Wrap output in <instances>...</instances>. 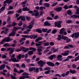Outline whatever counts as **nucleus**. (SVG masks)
Returning a JSON list of instances; mask_svg holds the SVG:
<instances>
[{"mask_svg": "<svg viewBox=\"0 0 79 79\" xmlns=\"http://www.w3.org/2000/svg\"><path fill=\"white\" fill-rule=\"evenodd\" d=\"M15 57V55L14 54H13L10 57V59H9V61H12L13 62H19V60L16 59Z\"/></svg>", "mask_w": 79, "mask_h": 79, "instance_id": "obj_1", "label": "nucleus"}, {"mask_svg": "<svg viewBox=\"0 0 79 79\" xmlns=\"http://www.w3.org/2000/svg\"><path fill=\"white\" fill-rule=\"evenodd\" d=\"M48 45H49V42H48L47 43H44V46L45 47L48 46Z\"/></svg>", "mask_w": 79, "mask_h": 79, "instance_id": "obj_39", "label": "nucleus"}, {"mask_svg": "<svg viewBox=\"0 0 79 79\" xmlns=\"http://www.w3.org/2000/svg\"><path fill=\"white\" fill-rule=\"evenodd\" d=\"M33 50L34 52H35V51H36V48H33V47L29 48V50Z\"/></svg>", "mask_w": 79, "mask_h": 79, "instance_id": "obj_24", "label": "nucleus"}, {"mask_svg": "<svg viewBox=\"0 0 79 79\" xmlns=\"http://www.w3.org/2000/svg\"><path fill=\"white\" fill-rule=\"evenodd\" d=\"M9 10H13V7L12 6H9Z\"/></svg>", "mask_w": 79, "mask_h": 79, "instance_id": "obj_59", "label": "nucleus"}, {"mask_svg": "<svg viewBox=\"0 0 79 79\" xmlns=\"http://www.w3.org/2000/svg\"><path fill=\"white\" fill-rule=\"evenodd\" d=\"M51 72V70H48L47 71H45L44 72V73L46 74H49Z\"/></svg>", "mask_w": 79, "mask_h": 79, "instance_id": "obj_40", "label": "nucleus"}, {"mask_svg": "<svg viewBox=\"0 0 79 79\" xmlns=\"http://www.w3.org/2000/svg\"><path fill=\"white\" fill-rule=\"evenodd\" d=\"M10 77L11 78V79H16V77H15L13 75H11Z\"/></svg>", "mask_w": 79, "mask_h": 79, "instance_id": "obj_46", "label": "nucleus"}, {"mask_svg": "<svg viewBox=\"0 0 79 79\" xmlns=\"http://www.w3.org/2000/svg\"><path fill=\"white\" fill-rule=\"evenodd\" d=\"M74 60L75 61H77L78 60H79V55Z\"/></svg>", "mask_w": 79, "mask_h": 79, "instance_id": "obj_43", "label": "nucleus"}, {"mask_svg": "<svg viewBox=\"0 0 79 79\" xmlns=\"http://www.w3.org/2000/svg\"><path fill=\"white\" fill-rule=\"evenodd\" d=\"M12 2H13V0H6L4 1L3 2V3H8V4H10L11 3H12Z\"/></svg>", "mask_w": 79, "mask_h": 79, "instance_id": "obj_11", "label": "nucleus"}, {"mask_svg": "<svg viewBox=\"0 0 79 79\" xmlns=\"http://www.w3.org/2000/svg\"><path fill=\"white\" fill-rule=\"evenodd\" d=\"M55 10L56 12H60V11H61L62 10V7H59L57 8H55Z\"/></svg>", "mask_w": 79, "mask_h": 79, "instance_id": "obj_12", "label": "nucleus"}, {"mask_svg": "<svg viewBox=\"0 0 79 79\" xmlns=\"http://www.w3.org/2000/svg\"><path fill=\"white\" fill-rule=\"evenodd\" d=\"M37 63L38 64H39V66L40 67H43L44 66V64H46V62L40 60Z\"/></svg>", "mask_w": 79, "mask_h": 79, "instance_id": "obj_3", "label": "nucleus"}, {"mask_svg": "<svg viewBox=\"0 0 79 79\" xmlns=\"http://www.w3.org/2000/svg\"><path fill=\"white\" fill-rule=\"evenodd\" d=\"M26 66H25V64H24V63H23L21 66V68H24Z\"/></svg>", "mask_w": 79, "mask_h": 79, "instance_id": "obj_57", "label": "nucleus"}, {"mask_svg": "<svg viewBox=\"0 0 79 79\" xmlns=\"http://www.w3.org/2000/svg\"><path fill=\"white\" fill-rule=\"evenodd\" d=\"M12 36H15V34H16V31H13L11 33Z\"/></svg>", "mask_w": 79, "mask_h": 79, "instance_id": "obj_38", "label": "nucleus"}, {"mask_svg": "<svg viewBox=\"0 0 79 79\" xmlns=\"http://www.w3.org/2000/svg\"><path fill=\"white\" fill-rule=\"evenodd\" d=\"M47 29L46 28V29H42V31L44 32H46L47 31Z\"/></svg>", "mask_w": 79, "mask_h": 79, "instance_id": "obj_44", "label": "nucleus"}, {"mask_svg": "<svg viewBox=\"0 0 79 79\" xmlns=\"http://www.w3.org/2000/svg\"><path fill=\"white\" fill-rule=\"evenodd\" d=\"M5 9V7L2 6L0 9L1 11H3Z\"/></svg>", "mask_w": 79, "mask_h": 79, "instance_id": "obj_45", "label": "nucleus"}, {"mask_svg": "<svg viewBox=\"0 0 79 79\" xmlns=\"http://www.w3.org/2000/svg\"><path fill=\"white\" fill-rule=\"evenodd\" d=\"M22 75H23V76H29V73H28L24 72L22 74Z\"/></svg>", "mask_w": 79, "mask_h": 79, "instance_id": "obj_37", "label": "nucleus"}, {"mask_svg": "<svg viewBox=\"0 0 79 79\" xmlns=\"http://www.w3.org/2000/svg\"><path fill=\"white\" fill-rule=\"evenodd\" d=\"M61 21H59L57 22H55V27H56L57 26V27H61Z\"/></svg>", "mask_w": 79, "mask_h": 79, "instance_id": "obj_5", "label": "nucleus"}, {"mask_svg": "<svg viewBox=\"0 0 79 79\" xmlns=\"http://www.w3.org/2000/svg\"><path fill=\"white\" fill-rule=\"evenodd\" d=\"M51 69V68L49 67H47L44 68V70H48V69Z\"/></svg>", "mask_w": 79, "mask_h": 79, "instance_id": "obj_54", "label": "nucleus"}, {"mask_svg": "<svg viewBox=\"0 0 79 79\" xmlns=\"http://www.w3.org/2000/svg\"><path fill=\"white\" fill-rule=\"evenodd\" d=\"M26 40V38H22L20 40H19V42H20V43H21V42H23L24 40Z\"/></svg>", "mask_w": 79, "mask_h": 79, "instance_id": "obj_31", "label": "nucleus"}, {"mask_svg": "<svg viewBox=\"0 0 79 79\" xmlns=\"http://www.w3.org/2000/svg\"><path fill=\"white\" fill-rule=\"evenodd\" d=\"M63 8L65 9V10H68V9H69L68 6H67L66 5H65L63 7Z\"/></svg>", "mask_w": 79, "mask_h": 79, "instance_id": "obj_36", "label": "nucleus"}, {"mask_svg": "<svg viewBox=\"0 0 79 79\" xmlns=\"http://www.w3.org/2000/svg\"><path fill=\"white\" fill-rule=\"evenodd\" d=\"M39 68H35V67H34V69L33 70V71L34 72H35V73H39Z\"/></svg>", "mask_w": 79, "mask_h": 79, "instance_id": "obj_17", "label": "nucleus"}, {"mask_svg": "<svg viewBox=\"0 0 79 79\" xmlns=\"http://www.w3.org/2000/svg\"><path fill=\"white\" fill-rule=\"evenodd\" d=\"M26 19H27V21H29V20L31 19V18L28 17H26Z\"/></svg>", "mask_w": 79, "mask_h": 79, "instance_id": "obj_62", "label": "nucleus"}, {"mask_svg": "<svg viewBox=\"0 0 79 79\" xmlns=\"http://www.w3.org/2000/svg\"><path fill=\"white\" fill-rule=\"evenodd\" d=\"M36 32H39V33H40V34H41L42 33V30L40 29H37L36 30Z\"/></svg>", "mask_w": 79, "mask_h": 79, "instance_id": "obj_29", "label": "nucleus"}, {"mask_svg": "<svg viewBox=\"0 0 79 79\" xmlns=\"http://www.w3.org/2000/svg\"><path fill=\"white\" fill-rule=\"evenodd\" d=\"M70 73H72V74H74L75 73H76V71L74 70H72L71 69H70L69 70Z\"/></svg>", "mask_w": 79, "mask_h": 79, "instance_id": "obj_20", "label": "nucleus"}, {"mask_svg": "<svg viewBox=\"0 0 79 79\" xmlns=\"http://www.w3.org/2000/svg\"><path fill=\"white\" fill-rule=\"evenodd\" d=\"M49 44L50 45L53 46L54 45V42H51Z\"/></svg>", "mask_w": 79, "mask_h": 79, "instance_id": "obj_56", "label": "nucleus"}, {"mask_svg": "<svg viewBox=\"0 0 79 79\" xmlns=\"http://www.w3.org/2000/svg\"><path fill=\"white\" fill-rule=\"evenodd\" d=\"M76 15H79V8H77L76 10V12L75 13Z\"/></svg>", "mask_w": 79, "mask_h": 79, "instance_id": "obj_30", "label": "nucleus"}, {"mask_svg": "<svg viewBox=\"0 0 79 79\" xmlns=\"http://www.w3.org/2000/svg\"><path fill=\"white\" fill-rule=\"evenodd\" d=\"M28 53L29 55H32L34 53V52L32 51H30L28 52Z\"/></svg>", "mask_w": 79, "mask_h": 79, "instance_id": "obj_28", "label": "nucleus"}, {"mask_svg": "<svg viewBox=\"0 0 79 79\" xmlns=\"http://www.w3.org/2000/svg\"><path fill=\"white\" fill-rule=\"evenodd\" d=\"M3 46L4 47H6V46H8V47H10V46H11V45L8 44V43H6L4 44Z\"/></svg>", "mask_w": 79, "mask_h": 79, "instance_id": "obj_35", "label": "nucleus"}, {"mask_svg": "<svg viewBox=\"0 0 79 79\" xmlns=\"http://www.w3.org/2000/svg\"><path fill=\"white\" fill-rule=\"evenodd\" d=\"M6 68L9 70H10V69H11V68H10V67H9L8 65H6Z\"/></svg>", "mask_w": 79, "mask_h": 79, "instance_id": "obj_64", "label": "nucleus"}, {"mask_svg": "<svg viewBox=\"0 0 79 79\" xmlns=\"http://www.w3.org/2000/svg\"><path fill=\"white\" fill-rule=\"evenodd\" d=\"M72 67L73 68H75L76 69V64H73L72 65Z\"/></svg>", "mask_w": 79, "mask_h": 79, "instance_id": "obj_53", "label": "nucleus"}, {"mask_svg": "<svg viewBox=\"0 0 79 79\" xmlns=\"http://www.w3.org/2000/svg\"><path fill=\"white\" fill-rule=\"evenodd\" d=\"M35 45L36 46V47H39V46H40V45H41V44L40 43H36Z\"/></svg>", "mask_w": 79, "mask_h": 79, "instance_id": "obj_61", "label": "nucleus"}, {"mask_svg": "<svg viewBox=\"0 0 79 79\" xmlns=\"http://www.w3.org/2000/svg\"><path fill=\"white\" fill-rule=\"evenodd\" d=\"M11 25H12V26H15L17 25V23L15 22H14Z\"/></svg>", "mask_w": 79, "mask_h": 79, "instance_id": "obj_50", "label": "nucleus"}, {"mask_svg": "<svg viewBox=\"0 0 79 79\" xmlns=\"http://www.w3.org/2000/svg\"><path fill=\"white\" fill-rule=\"evenodd\" d=\"M17 12V13H21L22 12V10H21V9H20L19 10H18Z\"/></svg>", "mask_w": 79, "mask_h": 79, "instance_id": "obj_63", "label": "nucleus"}, {"mask_svg": "<svg viewBox=\"0 0 79 79\" xmlns=\"http://www.w3.org/2000/svg\"><path fill=\"white\" fill-rule=\"evenodd\" d=\"M51 26V24L48 21H46L44 23V26Z\"/></svg>", "mask_w": 79, "mask_h": 79, "instance_id": "obj_15", "label": "nucleus"}, {"mask_svg": "<svg viewBox=\"0 0 79 79\" xmlns=\"http://www.w3.org/2000/svg\"><path fill=\"white\" fill-rule=\"evenodd\" d=\"M66 21V23H68V24H70V23H72V20H71Z\"/></svg>", "mask_w": 79, "mask_h": 79, "instance_id": "obj_42", "label": "nucleus"}, {"mask_svg": "<svg viewBox=\"0 0 79 79\" xmlns=\"http://www.w3.org/2000/svg\"><path fill=\"white\" fill-rule=\"evenodd\" d=\"M5 41H6V42H10V37H8L5 38L4 39L0 42L1 44H3Z\"/></svg>", "mask_w": 79, "mask_h": 79, "instance_id": "obj_2", "label": "nucleus"}, {"mask_svg": "<svg viewBox=\"0 0 79 79\" xmlns=\"http://www.w3.org/2000/svg\"><path fill=\"white\" fill-rule=\"evenodd\" d=\"M21 19L22 21H26V19H25V17L24 16H21Z\"/></svg>", "mask_w": 79, "mask_h": 79, "instance_id": "obj_33", "label": "nucleus"}, {"mask_svg": "<svg viewBox=\"0 0 79 79\" xmlns=\"http://www.w3.org/2000/svg\"><path fill=\"white\" fill-rule=\"evenodd\" d=\"M44 5L46 7H49L50 6V4L49 3H44Z\"/></svg>", "mask_w": 79, "mask_h": 79, "instance_id": "obj_26", "label": "nucleus"}, {"mask_svg": "<svg viewBox=\"0 0 79 79\" xmlns=\"http://www.w3.org/2000/svg\"><path fill=\"white\" fill-rule=\"evenodd\" d=\"M24 55H21V54H19L18 56H17V58L18 60H20L21 59V58H24Z\"/></svg>", "mask_w": 79, "mask_h": 79, "instance_id": "obj_8", "label": "nucleus"}, {"mask_svg": "<svg viewBox=\"0 0 79 79\" xmlns=\"http://www.w3.org/2000/svg\"><path fill=\"white\" fill-rule=\"evenodd\" d=\"M57 4H58V3L57 2H56L54 4H53L52 5V6L53 7V6H56Z\"/></svg>", "mask_w": 79, "mask_h": 79, "instance_id": "obj_51", "label": "nucleus"}, {"mask_svg": "<svg viewBox=\"0 0 79 79\" xmlns=\"http://www.w3.org/2000/svg\"><path fill=\"white\" fill-rule=\"evenodd\" d=\"M47 19L48 20H52V18L51 17H47Z\"/></svg>", "mask_w": 79, "mask_h": 79, "instance_id": "obj_55", "label": "nucleus"}, {"mask_svg": "<svg viewBox=\"0 0 79 79\" xmlns=\"http://www.w3.org/2000/svg\"><path fill=\"white\" fill-rule=\"evenodd\" d=\"M61 58H62V56L61 55H59L57 56V60L61 61H62Z\"/></svg>", "mask_w": 79, "mask_h": 79, "instance_id": "obj_10", "label": "nucleus"}, {"mask_svg": "<svg viewBox=\"0 0 79 79\" xmlns=\"http://www.w3.org/2000/svg\"><path fill=\"white\" fill-rule=\"evenodd\" d=\"M71 37L72 38H74V37L75 39H77L79 37V33L77 32L73 33Z\"/></svg>", "mask_w": 79, "mask_h": 79, "instance_id": "obj_4", "label": "nucleus"}, {"mask_svg": "<svg viewBox=\"0 0 79 79\" xmlns=\"http://www.w3.org/2000/svg\"><path fill=\"white\" fill-rule=\"evenodd\" d=\"M71 13H72V11H71V10H69L67 11V15H72Z\"/></svg>", "mask_w": 79, "mask_h": 79, "instance_id": "obj_25", "label": "nucleus"}, {"mask_svg": "<svg viewBox=\"0 0 79 79\" xmlns=\"http://www.w3.org/2000/svg\"><path fill=\"white\" fill-rule=\"evenodd\" d=\"M11 47H16V44H12Z\"/></svg>", "mask_w": 79, "mask_h": 79, "instance_id": "obj_60", "label": "nucleus"}, {"mask_svg": "<svg viewBox=\"0 0 79 79\" xmlns=\"http://www.w3.org/2000/svg\"><path fill=\"white\" fill-rule=\"evenodd\" d=\"M22 37H25V38H29V36H28V35H22Z\"/></svg>", "mask_w": 79, "mask_h": 79, "instance_id": "obj_41", "label": "nucleus"}, {"mask_svg": "<svg viewBox=\"0 0 79 79\" xmlns=\"http://www.w3.org/2000/svg\"><path fill=\"white\" fill-rule=\"evenodd\" d=\"M14 50H15V48H11L10 51H9V53L10 55H11L14 52Z\"/></svg>", "mask_w": 79, "mask_h": 79, "instance_id": "obj_18", "label": "nucleus"}, {"mask_svg": "<svg viewBox=\"0 0 79 79\" xmlns=\"http://www.w3.org/2000/svg\"><path fill=\"white\" fill-rule=\"evenodd\" d=\"M22 11H29L30 10H29V9L27 8V7H23V9H22Z\"/></svg>", "mask_w": 79, "mask_h": 79, "instance_id": "obj_19", "label": "nucleus"}, {"mask_svg": "<svg viewBox=\"0 0 79 79\" xmlns=\"http://www.w3.org/2000/svg\"><path fill=\"white\" fill-rule=\"evenodd\" d=\"M34 67H32L29 69V70L30 72H32L34 71Z\"/></svg>", "mask_w": 79, "mask_h": 79, "instance_id": "obj_34", "label": "nucleus"}, {"mask_svg": "<svg viewBox=\"0 0 79 79\" xmlns=\"http://www.w3.org/2000/svg\"><path fill=\"white\" fill-rule=\"evenodd\" d=\"M64 31H65V30H64V28H62L60 30L59 32L60 34H63V32H64Z\"/></svg>", "mask_w": 79, "mask_h": 79, "instance_id": "obj_22", "label": "nucleus"}, {"mask_svg": "<svg viewBox=\"0 0 79 79\" xmlns=\"http://www.w3.org/2000/svg\"><path fill=\"white\" fill-rule=\"evenodd\" d=\"M14 13V11H10L8 12L7 13V15H12V14H13Z\"/></svg>", "mask_w": 79, "mask_h": 79, "instance_id": "obj_27", "label": "nucleus"}, {"mask_svg": "<svg viewBox=\"0 0 79 79\" xmlns=\"http://www.w3.org/2000/svg\"><path fill=\"white\" fill-rule=\"evenodd\" d=\"M47 64L49 66H52V67H54L55 66V64L52 62L50 61H48L47 62Z\"/></svg>", "mask_w": 79, "mask_h": 79, "instance_id": "obj_6", "label": "nucleus"}, {"mask_svg": "<svg viewBox=\"0 0 79 79\" xmlns=\"http://www.w3.org/2000/svg\"><path fill=\"white\" fill-rule=\"evenodd\" d=\"M8 31H9V29L8 28H6L5 30V32L4 33V34H5V35L7 34L8 33V32H9Z\"/></svg>", "mask_w": 79, "mask_h": 79, "instance_id": "obj_23", "label": "nucleus"}, {"mask_svg": "<svg viewBox=\"0 0 79 79\" xmlns=\"http://www.w3.org/2000/svg\"><path fill=\"white\" fill-rule=\"evenodd\" d=\"M11 48H7V52H9V51H10L11 49Z\"/></svg>", "mask_w": 79, "mask_h": 79, "instance_id": "obj_58", "label": "nucleus"}, {"mask_svg": "<svg viewBox=\"0 0 79 79\" xmlns=\"http://www.w3.org/2000/svg\"><path fill=\"white\" fill-rule=\"evenodd\" d=\"M27 28H28V29H31L32 28V26L31 25H29L27 27Z\"/></svg>", "mask_w": 79, "mask_h": 79, "instance_id": "obj_48", "label": "nucleus"}, {"mask_svg": "<svg viewBox=\"0 0 79 79\" xmlns=\"http://www.w3.org/2000/svg\"><path fill=\"white\" fill-rule=\"evenodd\" d=\"M57 31V30L56 29H55L52 32V34H55V33H56V31Z\"/></svg>", "mask_w": 79, "mask_h": 79, "instance_id": "obj_49", "label": "nucleus"}, {"mask_svg": "<svg viewBox=\"0 0 79 79\" xmlns=\"http://www.w3.org/2000/svg\"><path fill=\"white\" fill-rule=\"evenodd\" d=\"M5 68V64H3L0 66V70H3Z\"/></svg>", "mask_w": 79, "mask_h": 79, "instance_id": "obj_16", "label": "nucleus"}, {"mask_svg": "<svg viewBox=\"0 0 79 79\" xmlns=\"http://www.w3.org/2000/svg\"><path fill=\"white\" fill-rule=\"evenodd\" d=\"M21 49H23V52L26 53V52H27V51H29V48H26L24 47H22L21 48Z\"/></svg>", "mask_w": 79, "mask_h": 79, "instance_id": "obj_9", "label": "nucleus"}, {"mask_svg": "<svg viewBox=\"0 0 79 79\" xmlns=\"http://www.w3.org/2000/svg\"><path fill=\"white\" fill-rule=\"evenodd\" d=\"M58 37L57 38L58 40H61V35H59L58 36Z\"/></svg>", "mask_w": 79, "mask_h": 79, "instance_id": "obj_32", "label": "nucleus"}, {"mask_svg": "<svg viewBox=\"0 0 79 79\" xmlns=\"http://www.w3.org/2000/svg\"><path fill=\"white\" fill-rule=\"evenodd\" d=\"M24 73V70H20V71H18V73L19 74L20 73Z\"/></svg>", "mask_w": 79, "mask_h": 79, "instance_id": "obj_47", "label": "nucleus"}, {"mask_svg": "<svg viewBox=\"0 0 79 79\" xmlns=\"http://www.w3.org/2000/svg\"><path fill=\"white\" fill-rule=\"evenodd\" d=\"M6 58V56L5 55H3L2 56V58Z\"/></svg>", "mask_w": 79, "mask_h": 79, "instance_id": "obj_52", "label": "nucleus"}, {"mask_svg": "<svg viewBox=\"0 0 79 79\" xmlns=\"http://www.w3.org/2000/svg\"><path fill=\"white\" fill-rule=\"evenodd\" d=\"M54 58H56V55L55 54L51 55V56L48 57L49 60H53Z\"/></svg>", "mask_w": 79, "mask_h": 79, "instance_id": "obj_7", "label": "nucleus"}, {"mask_svg": "<svg viewBox=\"0 0 79 79\" xmlns=\"http://www.w3.org/2000/svg\"><path fill=\"white\" fill-rule=\"evenodd\" d=\"M71 59V58H73V56H68L67 57V59H65L64 60H63V61L64 62V61H68V60H69V59Z\"/></svg>", "mask_w": 79, "mask_h": 79, "instance_id": "obj_14", "label": "nucleus"}, {"mask_svg": "<svg viewBox=\"0 0 79 79\" xmlns=\"http://www.w3.org/2000/svg\"><path fill=\"white\" fill-rule=\"evenodd\" d=\"M61 39L64 40H68V37L67 36H64L62 35L61 36Z\"/></svg>", "mask_w": 79, "mask_h": 79, "instance_id": "obj_21", "label": "nucleus"}, {"mask_svg": "<svg viewBox=\"0 0 79 79\" xmlns=\"http://www.w3.org/2000/svg\"><path fill=\"white\" fill-rule=\"evenodd\" d=\"M68 53H69V51H66L62 53L61 55L63 56H67V55H68Z\"/></svg>", "mask_w": 79, "mask_h": 79, "instance_id": "obj_13", "label": "nucleus"}]
</instances>
